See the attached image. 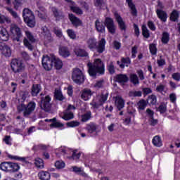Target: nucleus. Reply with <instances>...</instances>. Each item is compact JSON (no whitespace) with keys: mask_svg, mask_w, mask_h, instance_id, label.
Returning a JSON list of instances; mask_svg holds the SVG:
<instances>
[{"mask_svg":"<svg viewBox=\"0 0 180 180\" xmlns=\"http://www.w3.org/2000/svg\"><path fill=\"white\" fill-rule=\"evenodd\" d=\"M59 54L63 58H67L71 56V53H70V50H68V47L67 46H61L59 48Z\"/></svg>","mask_w":180,"mask_h":180,"instance_id":"22","label":"nucleus"},{"mask_svg":"<svg viewBox=\"0 0 180 180\" xmlns=\"http://www.w3.org/2000/svg\"><path fill=\"white\" fill-rule=\"evenodd\" d=\"M70 9L73 12V13H76V15H82L84 11L78 6H70Z\"/></svg>","mask_w":180,"mask_h":180,"instance_id":"34","label":"nucleus"},{"mask_svg":"<svg viewBox=\"0 0 180 180\" xmlns=\"http://www.w3.org/2000/svg\"><path fill=\"white\" fill-rule=\"evenodd\" d=\"M108 93H104L101 94V96H97L96 101H93L91 105L93 106V108L98 109L99 106H102L106 101H108Z\"/></svg>","mask_w":180,"mask_h":180,"instance_id":"9","label":"nucleus"},{"mask_svg":"<svg viewBox=\"0 0 180 180\" xmlns=\"http://www.w3.org/2000/svg\"><path fill=\"white\" fill-rule=\"evenodd\" d=\"M179 16H180L179 11L174 9L170 13L169 19L171 22H178V20L179 19Z\"/></svg>","mask_w":180,"mask_h":180,"instance_id":"27","label":"nucleus"},{"mask_svg":"<svg viewBox=\"0 0 180 180\" xmlns=\"http://www.w3.org/2000/svg\"><path fill=\"white\" fill-rule=\"evenodd\" d=\"M42 66L46 70V71H51L53 68V58L49 57V56L42 57Z\"/></svg>","mask_w":180,"mask_h":180,"instance_id":"13","label":"nucleus"},{"mask_svg":"<svg viewBox=\"0 0 180 180\" xmlns=\"http://www.w3.org/2000/svg\"><path fill=\"white\" fill-rule=\"evenodd\" d=\"M130 96H141V91H132L129 93Z\"/></svg>","mask_w":180,"mask_h":180,"instance_id":"64","label":"nucleus"},{"mask_svg":"<svg viewBox=\"0 0 180 180\" xmlns=\"http://www.w3.org/2000/svg\"><path fill=\"white\" fill-rule=\"evenodd\" d=\"M91 112H87L82 115V122H88L91 119Z\"/></svg>","mask_w":180,"mask_h":180,"instance_id":"53","label":"nucleus"},{"mask_svg":"<svg viewBox=\"0 0 180 180\" xmlns=\"http://www.w3.org/2000/svg\"><path fill=\"white\" fill-rule=\"evenodd\" d=\"M103 85H105V80L102 79L96 82L94 88L99 89L101 88H103Z\"/></svg>","mask_w":180,"mask_h":180,"instance_id":"46","label":"nucleus"},{"mask_svg":"<svg viewBox=\"0 0 180 180\" xmlns=\"http://www.w3.org/2000/svg\"><path fill=\"white\" fill-rule=\"evenodd\" d=\"M86 130L87 131L89 134H95V136H98V134L101 133V129H99V127L94 122H90L87 124L86 127Z\"/></svg>","mask_w":180,"mask_h":180,"instance_id":"12","label":"nucleus"},{"mask_svg":"<svg viewBox=\"0 0 180 180\" xmlns=\"http://www.w3.org/2000/svg\"><path fill=\"white\" fill-rule=\"evenodd\" d=\"M148 27L150 29V30H152V32H155L157 27H155V24H154V22L152 20L148 21Z\"/></svg>","mask_w":180,"mask_h":180,"instance_id":"55","label":"nucleus"},{"mask_svg":"<svg viewBox=\"0 0 180 180\" xmlns=\"http://www.w3.org/2000/svg\"><path fill=\"white\" fill-rule=\"evenodd\" d=\"M106 1L107 0H94V6L102 8V6L106 5Z\"/></svg>","mask_w":180,"mask_h":180,"instance_id":"42","label":"nucleus"},{"mask_svg":"<svg viewBox=\"0 0 180 180\" xmlns=\"http://www.w3.org/2000/svg\"><path fill=\"white\" fill-rule=\"evenodd\" d=\"M134 30L135 36L139 37L140 36V28H139V25L136 23L134 24Z\"/></svg>","mask_w":180,"mask_h":180,"instance_id":"59","label":"nucleus"},{"mask_svg":"<svg viewBox=\"0 0 180 180\" xmlns=\"http://www.w3.org/2000/svg\"><path fill=\"white\" fill-rule=\"evenodd\" d=\"M39 177L41 180H50L51 175L48 172H41L39 173Z\"/></svg>","mask_w":180,"mask_h":180,"instance_id":"31","label":"nucleus"},{"mask_svg":"<svg viewBox=\"0 0 180 180\" xmlns=\"http://www.w3.org/2000/svg\"><path fill=\"white\" fill-rule=\"evenodd\" d=\"M136 73L138 75V77L140 79V81H143V79H146L144 77V72H143V70L140 69L136 71Z\"/></svg>","mask_w":180,"mask_h":180,"instance_id":"57","label":"nucleus"},{"mask_svg":"<svg viewBox=\"0 0 180 180\" xmlns=\"http://www.w3.org/2000/svg\"><path fill=\"white\" fill-rule=\"evenodd\" d=\"M45 40H47L48 41H53V37L51 36V32H50V30L48 32L42 34Z\"/></svg>","mask_w":180,"mask_h":180,"instance_id":"51","label":"nucleus"},{"mask_svg":"<svg viewBox=\"0 0 180 180\" xmlns=\"http://www.w3.org/2000/svg\"><path fill=\"white\" fill-rule=\"evenodd\" d=\"M156 15L158 19L161 20V22H164V23L167 22V19H168V14L167 13L166 11H164L163 10L157 9Z\"/></svg>","mask_w":180,"mask_h":180,"instance_id":"19","label":"nucleus"},{"mask_svg":"<svg viewBox=\"0 0 180 180\" xmlns=\"http://www.w3.org/2000/svg\"><path fill=\"white\" fill-rule=\"evenodd\" d=\"M152 143L155 147H162V141L161 140V137L158 136L153 137Z\"/></svg>","mask_w":180,"mask_h":180,"instance_id":"28","label":"nucleus"},{"mask_svg":"<svg viewBox=\"0 0 180 180\" xmlns=\"http://www.w3.org/2000/svg\"><path fill=\"white\" fill-rule=\"evenodd\" d=\"M149 51L151 56H157L158 49H157V45L155 44H150L149 45Z\"/></svg>","mask_w":180,"mask_h":180,"instance_id":"33","label":"nucleus"},{"mask_svg":"<svg viewBox=\"0 0 180 180\" xmlns=\"http://www.w3.org/2000/svg\"><path fill=\"white\" fill-rule=\"evenodd\" d=\"M107 70L110 75H113V74L116 72L115 64L113 63V62L111 61L108 65H107Z\"/></svg>","mask_w":180,"mask_h":180,"instance_id":"37","label":"nucleus"},{"mask_svg":"<svg viewBox=\"0 0 180 180\" xmlns=\"http://www.w3.org/2000/svg\"><path fill=\"white\" fill-rule=\"evenodd\" d=\"M67 125L68 127H77V126H79V122L77 121H72L67 123Z\"/></svg>","mask_w":180,"mask_h":180,"instance_id":"60","label":"nucleus"},{"mask_svg":"<svg viewBox=\"0 0 180 180\" xmlns=\"http://www.w3.org/2000/svg\"><path fill=\"white\" fill-rule=\"evenodd\" d=\"M6 10L9 12V13H11V15L13 18H15V19H16V18H18V13H16V11H13V8L8 7V8H6Z\"/></svg>","mask_w":180,"mask_h":180,"instance_id":"62","label":"nucleus"},{"mask_svg":"<svg viewBox=\"0 0 180 180\" xmlns=\"http://www.w3.org/2000/svg\"><path fill=\"white\" fill-rule=\"evenodd\" d=\"M74 51L77 57H88L89 56V53L85 49L81 48H76Z\"/></svg>","mask_w":180,"mask_h":180,"instance_id":"24","label":"nucleus"},{"mask_svg":"<svg viewBox=\"0 0 180 180\" xmlns=\"http://www.w3.org/2000/svg\"><path fill=\"white\" fill-rule=\"evenodd\" d=\"M142 35L145 39H148L150 37V30L147 28V25H143L142 27Z\"/></svg>","mask_w":180,"mask_h":180,"instance_id":"35","label":"nucleus"},{"mask_svg":"<svg viewBox=\"0 0 180 180\" xmlns=\"http://www.w3.org/2000/svg\"><path fill=\"white\" fill-rule=\"evenodd\" d=\"M11 32L13 34V41H20V39L23 37V34H22V30L19 27L14 25L11 28Z\"/></svg>","mask_w":180,"mask_h":180,"instance_id":"11","label":"nucleus"},{"mask_svg":"<svg viewBox=\"0 0 180 180\" xmlns=\"http://www.w3.org/2000/svg\"><path fill=\"white\" fill-rule=\"evenodd\" d=\"M72 172H75V174H79V175L81 174V172L82 171V167H79L77 166H72Z\"/></svg>","mask_w":180,"mask_h":180,"instance_id":"58","label":"nucleus"},{"mask_svg":"<svg viewBox=\"0 0 180 180\" xmlns=\"http://www.w3.org/2000/svg\"><path fill=\"white\" fill-rule=\"evenodd\" d=\"M45 122H50V127H63L64 124L60 121H57L56 118H53L51 120H45Z\"/></svg>","mask_w":180,"mask_h":180,"instance_id":"25","label":"nucleus"},{"mask_svg":"<svg viewBox=\"0 0 180 180\" xmlns=\"http://www.w3.org/2000/svg\"><path fill=\"white\" fill-rule=\"evenodd\" d=\"M86 44L89 50L91 51L96 50L98 54H102L106 50V39L105 38H102L98 42L95 38H89L86 41Z\"/></svg>","mask_w":180,"mask_h":180,"instance_id":"3","label":"nucleus"},{"mask_svg":"<svg viewBox=\"0 0 180 180\" xmlns=\"http://www.w3.org/2000/svg\"><path fill=\"white\" fill-rule=\"evenodd\" d=\"M114 16L115 18L116 22L118 23L120 30L122 32H126L127 26H126V22L123 20V18H122L120 14H119V13L117 12H115Z\"/></svg>","mask_w":180,"mask_h":180,"instance_id":"15","label":"nucleus"},{"mask_svg":"<svg viewBox=\"0 0 180 180\" xmlns=\"http://www.w3.org/2000/svg\"><path fill=\"white\" fill-rule=\"evenodd\" d=\"M68 19L74 27H79V26H82V20L75 16L73 13L68 14Z\"/></svg>","mask_w":180,"mask_h":180,"instance_id":"16","label":"nucleus"},{"mask_svg":"<svg viewBox=\"0 0 180 180\" xmlns=\"http://www.w3.org/2000/svg\"><path fill=\"white\" fill-rule=\"evenodd\" d=\"M0 169L4 172H18V170L20 169V167L18 163L4 162L0 164Z\"/></svg>","mask_w":180,"mask_h":180,"instance_id":"6","label":"nucleus"},{"mask_svg":"<svg viewBox=\"0 0 180 180\" xmlns=\"http://www.w3.org/2000/svg\"><path fill=\"white\" fill-rule=\"evenodd\" d=\"M0 50L4 57H11L12 56L11 48L5 44H0Z\"/></svg>","mask_w":180,"mask_h":180,"instance_id":"18","label":"nucleus"},{"mask_svg":"<svg viewBox=\"0 0 180 180\" xmlns=\"http://www.w3.org/2000/svg\"><path fill=\"white\" fill-rule=\"evenodd\" d=\"M25 36L30 43H34L36 41V39H34V37L30 31H25Z\"/></svg>","mask_w":180,"mask_h":180,"instance_id":"43","label":"nucleus"},{"mask_svg":"<svg viewBox=\"0 0 180 180\" xmlns=\"http://www.w3.org/2000/svg\"><path fill=\"white\" fill-rule=\"evenodd\" d=\"M148 103L149 105H156L157 97L154 95L150 96L148 98Z\"/></svg>","mask_w":180,"mask_h":180,"instance_id":"47","label":"nucleus"},{"mask_svg":"<svg viewBox=\"0 0 180 180\" xmlns=\"http://www.w3.org/2000/svg\"><path fill=\"white\" fill-rule=\"evenodd\" d=\"M54 96L58 101H63L64 99V96L63 95V93H61V91H55Z\"/></svg>","mask_w":180,"mask_h":180,"instance_id":"52","label":"nucleus"},{"mask_svg":"<svg viewBox=\"0 0 180 180\" xmlns=\"http://www.w3.org/2000/svg\"><path fill=\"white\" fill-rule=\"evenodd\" d=\"M14 9L18 11L20 6H22V0H13L12 2Z\"/></svg>","mask_w":180,"mask_h":180,"instance_id":"48","label":"nucleus"},{"mask_svg":"<svg viewBox=\"0 0 180 180\" xmlns=\"http://www.w3.org/2000/svg\"><path fill=\"white\" fill-rule=\"evenodd\" d=\"M139 49V47H137V46H134L131 48V58H136V55L137 54V49Z\"/></svg>","mask_w":180,"mask_h":180,"instance_id":"61","label":"nucleus"},{"mask_svg":"<svg viewBox=\"0 0 180 180\" xmlns=\"http://www.w3.org/2000/svg\"><path fill=\"white\" fill-rule=\"evenodd\" d=\"M126 4H127L131 11V15L132 16H137V8H136V4L133 3V0H126Z\"/></svg>","mask_w":180,"mask_h":180,"instance_id":"20","label":"nucleus"},{"mask_svg":"<svg viewBox=\"0 0 180 180\" xmlns=\"http://www.w3.org/2000/svg\"><path fill=\"white\" fill-rule=\"evenodd\" d=\"M11 23V20L9 18L2 14H0V24L4 25V23Z\"/></svg>","mask_w":180,"mask_h":180,"instance_id":"50","label":"nucleus"},{"mask_svg":"<svg viewBox=\"0 0 180 180\" xmlns=\"http://www.w3.org/2000/svg\"><path fill=\"white\" fill-rule=\"evenodd\" d=\"M36 109V103L30 102L28 103L27 106L25 104H20L18 106V112H23V115L25 117H28Z\"/></svg>","mask_w":180,"mask_h":180,"instance_id":"7","label":"nucleus"},{"mask_svg":"<svg viewBox=\"0 0 180 180\" xmlns=\"http://www.w3.org/2000/svg\"><path fill=\"white\" fill-rule=\"evenodd\" d=\"M105 27L111 34H115L116 33V27L115 26V21H113V18L106 17L104 22L99 21L98 19L95 21V28L98 33H105Z\"/></svg>","mask_w":180,"mask_h":180,"instance_id":"2","label":"nucleus"},{"mask_svg":"<svg viewBox=\"0 0 180 180\" xmlns=\"http://www.w3.org/2000/svg\"><path fill=\"white\" fill-rule=\"evenodd\" d=\"M114 80L118 84H127L129 82V77L126 74H117L114 77Z\"/></svg>","mask_w":180,"mask_h":180,"instance_id":"17","label":"nucleus"},{"mask_svg":"<svg viewBox=\"0 0 180 180\" xmlns=\"http://www.w3.org/2000/svg\"><path fill=\"white\" fill-rule=\"evenodd\" d=\"M137 106L139 112H140V110H144L147 107V102L144 100H141L138 102Z\"/></svg>","mask_w":180,"mask_h":180,"instance_id":"36","label":"nucleus"},{"mask_svg":"<svg viewBox=\"0 0 180 180\" xmlns=\"http://www.w3.org/2000/svg\"><path fill=\"white\" fill-rule=\"evenodd\" d=\"M9 32L4 27H0V39L2 41H8L9 40Z\"/></svg>","mask_w":180,"mask_h":180,"instance_id":"21","label":"nucleus"},{"mask_svg":"<svg viewBox=\"0 0 180 180\" xmlns=\"http://www.w3.org/2000/svg\"><path fill=\"white\" fill-rule=\"evenodd\" d=\"M121 63L124 64V65H125L126 67H129V65L131 64V60L129 57H122L121 58Z\"/></svg>","mask_w":180,"mask_h":180,"instance_id":"45","label":"nucleus"},{"mask_svg":"<svg viewBox=\"0 0 180 180\" xmlns=\"http://www.w3.org/2000/svg\"><path fill=\"white\" fill-rule=\"evenodd\" d=\"M23 44L25 47H26L27 49H28V50H30V51H33V45H32L30 41H29V39H27V38H24Z\"/></svg>","mask_w":180,"mask_h":180,"instance_id":"41","label":"nucleus"},{"mask_svg":"<svg viewBox=\"0 0 180 180\" xmlns=\"http://www.w3.org/2000/svg\"><path fill=\"white\" fill-rule=\"evenodd\" d=\"M129 80L133 85H139L140 84V80H139V76L133 73L129 75Z\"/></svg>","mask_w":180,"mask_h":180,"instance_id":"29","label":"nucleus"},{"mask_svg":"<svg viewBox=\"0 0 180 180\" xmlns=\"http://www.w3.org/2000/svg\"><path fill=\"white\" fill-rule=\"evenodd\" d=\"M88 74L92 78H96L99 75H105V63L102 61V59H95L94 63H88Z\"/></svg>","mask_w":180,"mask_h":180,"instance_id":"1","label":"nucleus"},{"mask_svg":"<svg viewBox=\"0 0 180 180\" xmlns=\"http://www.w3.org/2000/svg\"><path fill=\"white\" fill-rule=\"evenodd\" d=\"M53 65L55 70H61L63 68V60L58 58H53Z\"/></svg>","mask_w":180,"mask_h":180,"instance_id":"26","label":"nucleus"},{"mask_svg":"<svg viewBox=\"0 0 180 180\" xmlns=\"http://www.w3.org/2000/svg\"><path fill=\"white\" fill-rule=\"evenodd\" d=\"M161 42L162 44H168L169 42V33L163 32L162 34Z\"/></svg>","mask_w":180,"mask_h":180,"instance_id":"30","label":"nucleus"},{"mask_svg":"<svg viewBox=\"0 0 180 180\" xmlns=\"http://www.w3.org/2000/svg\"><path fill=\"white\" fill-rule=\"evenodd\" d=\"M55 167L58 169H61L63 168H64L65 167V163H64L63 161L59 160V161H56V162L55 163Z\"/></svg>","mask_w":180,"mask_h":180,"instance_id":"54","label":"nucleus"},{"mask_svg":"<svg viewBox=\"0 0 180 180\" xmlns=\"http://www.w3.org/2000/svg\"><path fill=\"white\" fill-rule=\"evenodd\" d=\"M72 109H75L74 105H69L68 106V110L60 112V117L64 120H71V119H74V114L68 110H71Z\"/></svg>","mask_w":180,"mask_h":180,"instance_id":"14","label":"nucleus"},{"mask_svg":"<svg viewBox=\"0 0 180 180\" xmlns=\"http://www.w3.org/2000/svg\"><path fill=\"white\" fill-rule=\"evenodd\" d=\"M81 96L84 101H88V99L92 96V92L91 91H84L82 92Z\"/></svg>","mask_w":180,"mask_h":180,"instance_id":"40","label":"nucleus"},{"mask_svg":"<svg viewBox=\"0 0 180 180\" xmlns=\"http://www.w3.org/2000/svg\"><path fill=\"white\" fill-rule=\"evenodd\" d=\"M66 32L70 39H71L72 40H75V39H77V34L75 33V30H73L72 29H68Z\"/></svg>","mask_w":180,"mask_h":180,"instance_id":"39","label":"nucleus"},{"mask_svg":"<svg viewBox=\"0 0 180 180\" xmlns=\"http://www.w3.org/2000/svg\"><path fill=\"white\" fill-rule=\"evenodd\" d=\"M3 141H4L7 146H12V139L11 138V136H4Z\"/></svg>","mask_w":180,"mask_h":180,"instance_id":"56","label":"nucleus"},{"mask_svg":"<svg viewBox=\"0 0 180 180\" xmlns=\"http://www.w3.org/2000/svg\"><path fill=\"white\" fill-rule=\"evenodd\" d=\"M34 164L35 167H37V168H39L40 169H42V168H44V162L41 158H35Z\"/></svg>","mask_w":180,"mask_h":180,"instance_id":"32","label":"nucleus"},{"mask_svg":"<svg viewBox=\"0 0 180 180\" xmlns=\"http://www.w3.org/2000/svg\"><path fill=\"white\" fill-rule=\"evenodd\" d=\"M51 96H46L45 97L41 98L40 108L45 112H49L50 109H51Z\"/></svg>","mask_w":180,"mask_h":180,"instance_id":"10","label":"nucleus"},{"mask_svg":"<svg viewBox=\"0 0 180 180\" xmlns=\"http://www.w3.org/2000/svg\"><path fill=\"white\" fill-rule=\"evenodd\" d=\"M11 67L13 72L15 74L17 72H22L25 70V65L23 64V60L18 58H14L11 60Z\"/></svg>","mask_w":180,"mask_h":180,"instance_id":"8","label":"nucleus"},{"mask_svg":"<svg viewBox=\"0 0 180 180\" xmlns=\"http://www.w3.org/2000/svg\"><path fill=\"white\" fill-rule=\"evenodd\" d=\"M22 18L25 23H26L28 27H34L36 26V19L34 18V13L29 8H24L22 11Z\"/></svg>","mask_w":180,"mask_h":180,"instance_id":"4","label":"nucleus"},{"mask_svg":"<svg viewBox=\"0 0 180 180\" xmlns=\"http://www.w3.org/2000/svg\"><path fill=\"white\" fill-rule=\"evenodd\" d=\"M53 32L57 37H59V39H61V37H63V30H61L60 27H54L53 28Z\"/></svg>","mask_w":180,"mask_h":180,"instance_id":"38","label":"nucleus"},{"mask_svg":"<svg viewBox=\"0 0 180 180\" xmlns=\"http://www.w3.org/2000/svg\"><path fill=\"white\" fill-rule=\"evenodd\" d=\"M115 106L117 108L118 110L124 108V100H123L122 96H117L115 97Z\"/></svg>","mask_w":180,"mask_h":180,"instance_id":"23","label":"nucleus"},{"mask_svg":"<svg viewBox=\"0 0 180 180\" xmlns=\"http://www.w3.org/2000/svg\"><path fill=\"white\" fill-rule=\"evenodd\" d=\"M72 79L77 85H81L85 82V75L82 70L78 68H75L72 72Z\"/></svg>","mask_w":180,"mask_h":180,"instance_id":"5","label":"nucleus"},{"mask_svg":"<svg viewBox=\"0 0 180 180\" xmlns=\"http://www.w3.org/2000/svg\"><path fill=\"white\" fill-rule=\"evenodd\" d=\"M158 110L160 113H165L167 112V105L161 104L158 108Z\"/></svg>","mask_w":180,"mask_h":180,"instance_id":"63","label":"nucleus"},{"mask_svg":"<svg viewBox=\"0 0 180 180\" xmlns=\"http://www.w3.org/2000/svg\"><path fill=\"white\" fill-rule=\"evenodd\" d=\"M8 158L10 160H15V161H25V158L13 155H7Z\"/></svg>","mask_w":180,"mask_h":180,"instance_id":"49","label":"nucleus"},{"mask_svg":"<svg viewBox=\"0 0 180 180\" xmlns=\"http://www.w3.org/2000/svg\"><path fill=\"white\" fill-rule=\"evenodd\" d=\"M52 12L54 15V18H56V19H61V18H64V15H60L58 9L56 7L52 8Z\"/></svg>","mask_w":180,"mask_h":180,"instance_id":"44","label":"nucleus"}]
</instances>
